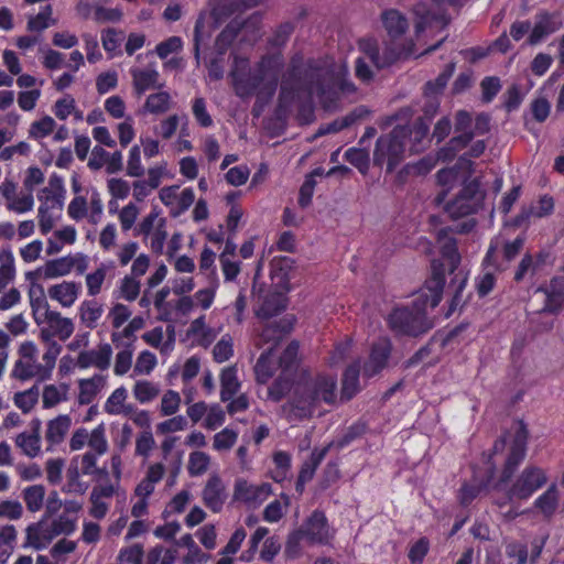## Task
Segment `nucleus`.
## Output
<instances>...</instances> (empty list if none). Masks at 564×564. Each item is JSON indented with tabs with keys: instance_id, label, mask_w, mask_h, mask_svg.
I'll list each match as a JSON object with an SVG mask.
<instances>
[{
	"instance_id": "1",
	"label": "nucleus",
	"mask_w": 564,
	"mask_h": 564,
	"mask_svg": "<svg viewBox=\"0 0 564 564\" xmlns=\"http://www.w3.org/2000/svg\"><path fill=\"white\" fill-rule=\"evenodd\" d=\"M356 85L349 79V70L343 65L337 74H333L319 61L310 58L304 62L303 55L294 54L288 68L281 76L278 109L288 112L302 96L312 99L316 96L324 107H330L345 95L356 93Z\"/></svg>"
},
{
	"instance_id": "2",
	"label": "nucleus",
	"mask_w": 564,
	"mask_h": 564,
	"mask_svg": "<svg viewBox=\"0 0 564 564\" xmlns=\"http://www.w3.org/2000/svg\"><path fill=\"white\" fill-rule=\"evenodd\" d=\"M282 67L283 58L279 54L264 55L254 68L247 58L236 56L229 74L235 94L241 99L257 95L258 100H270L276 91Z\"/></svg>"
},
{
	"instance_id": "3",
	"label": "nucleus",
	"mask_w": 564,
	"mask_h": 564,
	"mask_svg": "<svg viewBox=\"0 0 564 564\" xmlns=\"http://www.w3.org/2000/svg\"><path fill=\"white\" fill-rule=\"evenodd\" d=\"M444 289V274L440 267L433 264V275L426 280L424 288L417 295L413 306L398 307L389 315L388 322L391 329L401 335L416 337L433 327L432 322L426 317L425 308L436 307Z\"/></svg>"
},
{
	"instance_id": "4",
	"label": "nucleus",
	"mask_w": 564,
	"mask_h": 564,
	"mask_svg": "<svg viewBox=\"0 0 564 564\" xmlns=\"http://www.w3.org/2000/svg\"><path fill=\"white\" fill-rule=\"evenodd\" d=\"M336 379L318 375L296 382L291 399L283 405L290 419L310 417L322 402L332 404L336 400Z\"/></svg>"
},
{
	"instance_id": "5",
	"label": "nucleus",
	"mask_w": 564,
	"mask_h": 564,
	"mask_svg": "<svg viewBox=\"0 0 564 564\" xmlns=\"http://www.w3.org/2000/svg\"><path fill=\"white\" fill-rule=\"evenodd\" d=\"M408 134L409 128L395 127L390 133L380 135L373 151L375 165L387 164V172L392 173L404 159Z\"/></svg>"
},
{
	"instance_id": "6",
	"label": "nucleus",
	"mask_w": 564,
	"mask_h": 564,
	"mask_svg": "<svg viewBox=\"0 0 564 564\" xmlns=\"http://www.w3.org/2000/svg\"><path fill=\"white\" fill-rule=\"evenodd\" d=\"M546 481L547 477L542 468L529 465L517 477L506 497L497 501V505L503 507L513 499L527 500L542 488Z\"/></svg>"
},
{
	"instance_id": "7",
	"label": "nucleus",
	"mask_w": 564,
	"mask_h": 564,
	"mask_svg": "<svg viewBox=\"0 0 564 564\" xmlns=\"http://www.w3.org/2000/svg\"><path fill=\"white\" fill-rule=\"evenodd\" d=\"M528 430L525 424L520 421L514 433L512 444L509 449L499 482H507L513 476L518 466L523 462L527 455Z\"/></svg>"
},
{
	"instance_id": "8",
	"label": "nucleus",
	"mask_w": 564,
	"mask_h": 564,
	"mask_svg": "<svg viewBox=\"0 0 564 564\" xmlns=\"http://www.w3.org/2000/svg\"><path fill=\"white\" fill-rule=\"evenodd\" d=\"M562 28L563 18L560 11L540 10L534 15V25L529 34L528 44L536 45Z\"/></svg>"
},
{
	"instance_id": "9",
	"label": "nucleus",
	"mask_w": 564,
	"mask_h": 564,
	"mask_svg": "<svg viewBox=\"0 0 564 564\" xmlns=\"http://www.w3.org/2000/svg\"><path fill=\"white\" fill-rule=\"evenodd\" d=\"M308 544L326 545L333 539L332 530L323 511L315 510L300 528Z\"/></svg>"
},
{
	"instance_id": "10",
	"label": "nucleus",
	"mask_w": 564,
	"mask_h": 564,
	"mask_svg": "<svg viewBox=\"0 0 564 564\" xmlns=\"http://www.w3.org/2000/svg\"><path fill=\"white\" fill-rule=\"evenodd\" d=\"M434 4L437 7V10L427 9L425 3H417L413 12L416 17L415 31L416 33L423 32L426 28L431 26L433 23L438 24L441 26H445L448 22L444 11L442 10L443 6H452L456 7L459 4V0H433Z\"/></svg>"
},
{
	"instance_id": "11",
	"label": "nucleus",
	"mask_w": 564,
	"mask_h": 564,
	"mask_svg": "<svg viewBox=\"0 0 564 564\" xmlns=\"http://www.w3.org/2000/svg\"><path fill=\"white\" fill-rule=\"evenodd\" d=\"M112 357V348L110 344L104 343L96 349L82 350L76 358V367L87 369L95 367L100 371H105L110 367Z\"/></svg>"
},
{
	"instance_id": "12",
	"label": "nucleus",
	"mask_w": 564,
	"mask_h": 564,
	"mask_svg": "<svg viewBox=\"0 0 564 564\" xmlns=\"http://www.w3.org/2000/svg\"><path fill=\"white\" fill-rule=\"evenodd\" d=\"M437 242L440 245V250L442 258L444 260L443 262L434 260L432 262V265L436 263L440 269L443 271V274L445 275V265L448 268V272L453 274L459 263H460V254L457 250V242L456 239L448 235V231L446 228L441 229L437 234Z\"/></svg>"
},
{
	"instance_id": "13",
	"label": "nucleus",
	"mask_w": 564,
	"mask_h": 564,
	"mask_svg": "<svg viewBox=\"0 0 564 564\" xmlns=\"http://www.w3.org/2000/svg\"><path fill=\"white\" fill-rule=\"evenodd\" d=\"M271 494L270 484L252 485L247 480L239 479L235 485L234 497L249 506L257 507L262 503Z\"/></svg>"
},
{
	"instance_id": "14",
	"label": "nucleus",
	"mask_w": 564,
	"mask_h": 564,
	"mask_svg": "<svg viewBox=\"0 0 564 564\" xmlns=\"http://www.w3.org/2000/svg\"><path fill=\"white\" fill-rule=\"evenodd\" d=\"M454 127L456 135L449 140L448 149L457 152L466 148L475 137L470 113L466 110L457 111Z\"/></svg>"
},
{
	"instance_id": "15",
	"label": "nucleus",
	"mask_w": 564,
	"mask_h": 564,
	"mask_svg": "<svg viewBox=\"0 0 564 564\" xmlns=\"http://www.w3.org/2000/svg\"><path fill=\"white\" fill-rule=\"evenodd\" d=\"M44 321L48 324V328L41 330V337L44 341H51L53 337L66 340L74 332L73 321L68 317H63L56 311L48 312Z\"/></svg>"
},
{
	"instance_id": "16",
	"label": "nucleus",
	"mask_w": 564,
	"mask_h": 564,
	"mask_svg": "<svg viewBox=\"0 0 564 564\" xmlns=\"http://www.w3.org/2000/svg\"><path fill=\"white\" fill-rule=\"evenodd\" d=\"M202 498L205 506L213 512H219L223 509L227 499V492L226 487L218 475H210L203 489Z\"/></svg>"
},
{
	"instance_id": "17",
	"label": "nucleus",
	"mask_w": 564,
	"mask_h": 564,
	"mask_svg": "<svg viewBox=\"0 0 564 564\" xmlns=\"http://www.w3.org/2000/svg\"><path fill=\"white\" fill-rule=\"evenodd\" d=\"M25 533L24 547L31 546L34 550L45 549L57 536L52 524L44 519L28 525Z\"/></svg>"
},
{
	"instance_id": "18",
	"label": "nucleus",
	"mask_w": 564,
	"mask_h": 564,
	"mask_svg": "<svg viewBox=\"0 0 564 564\" xmlns=\"http://www.w3.org/2000/svg\"><path fill=\"white\" fill-rule=\"evenodd\" d=\"M391 354V343L387 338L379 339L372 345L369 360L364 365V375L373 377L387 365Z\"/></svg>"
},
{
	"instance_id": "19",
	"label": "nucleus",
	"mask_w": 564,
	"mask_h": 564,
	"mask_svg": "<svg viewBox=\"0 0 564 564\" xmlns=\"http://www.w3.org/2000/svg\"><path fill=\"white\" fill-rule=\"evenodd\" d=\"M70 264H69V254L65 257H61L57 259L48 260L46 263L37 268L34 271H30L25 274L28 281H32L33 279L43 278V279H56L59 276L67 275L70 273Z\"/></svg>"
},
{
	"instance_id": "20",
	"label": "nucleus",
	"mask_w": 564,
	"mask_h": 564,
	"mask_svg": "<svg viewBox=\"0 0 564 564\" xmlns=\"http://www.w3.org/2000/svg\"><path fill=\"white\" fill-rule=\"evenodd\" d=\"M11 377L20 381H26L34 377H37L40 380H46L48 379V373L37 360L18 359L14 362Z\"/></svg>"
},
{
	"instance_id": "21",
	"label": "nucleus",
	"mask_w": 564,
	"mask_h": 564,
	"mask_svg": "<svg viewBox=\"0 0 564 564\" xmlns=\"http://www.w3.org/2000/svg\"><path fill=\"white\" fill-rule=\"evenodd\" d=\"M130 74L134 93L138 96L143 95L149 89L162 87L161 84H158L160 74L155 68H132Z\"/></svg>"
},
{
	"instance_id": "22",
	"label": "nucleus",
	"mask_w": 564,
	"mask_h": 564,
	"mask_svg": "<svg viewBox=\"0 0 564 564\" xmlns=\"http://www.w3.org/2000/svg\"><path fill=\"white\" fill-rule=\"evenodd\" d=\"M80 285L74 281H63L48 289V296L64 307H70L77 300Z\"/></svg>"
},
{
	"instance_id": "23",
	"label": "nucleus",
	"mask_w": 564,
	"mask_h": 564,
	"mask_svg": "<svg viewBox=\"0 0 564 564\" xmlns=\"http://www.w3.org/2000/svg\"><path fill=\"white\" fill-rule=\"evenodd\" d=\"M78 403L82 405L89 404L106 386V377L102 375H95L88 379H80L78 381Z\"/></svg>"
},
{
	"instance_id": "24",
	"label": "nucleus",
	"mask_w": 564,
	"mask_h": 564,
	"mask_svg": "<svg viewBox=\"0 0 564 564\" xmlns=\"http://www.w3.org/2000/svg\"><path fill=\"white\" fill-rule=\"evenodd\" d=\"M382 23L392 40L403 36L409 28L408 20L398 10H388L382 13Z\"/></svg>"
},
{
	"instance_id": "25",
	"label": "nucleus",
	"mask_w": 564,
	"mask_h": 564,
	"mask_svg": "<svg viewBox=\"0 0 564 564\" xmlns=\"http://www.w3.org/2000/svg\"><path fill=\"white\" fill-rule=\"evenodd\" d=\"M368 113V110L365 107H358L354 109L351 112L346 115L343 118H338L329 123H326L322 126L318 131L317 135H325L329 133H336L341 131L345 128L350 127L354 124L358 119H361L365 115Z\"/></svg>"
},
{
	"instance_id": "26",
	"label": "nucleus",
	"mask_w": 564,
	"mask_h": 564,
	"mask_svg": "<svg viewBox=\"0 0 564 564\" xmlns=\"http://www.w3.org/2000/svg\"><path fill=\"white\" fill-rule=\"evenodd\" d=\"M115 270V263L112 261L102 262L94 271L86 274L85 282L87 288V294L89 296H96L100 293L104 282L106 281L107 274Z\"/></svg>"
},
{
	"instance_id": "27",
	"label": "nucleus",
	"mask_w": 564,
	"mask_h": 564,
	"mask_svg": "<svg viewBox=\"0 0 564 564\" xmlns=\"http://www.w3.org/2000/svg\"><path fill=\"white\" fill-rule=\"evenodd\" d=\"M359 373L360 365L355 362L348 366L343 375L341 380V399L350 400L359 391Z\"/></svg>"
},
{
	"instance_id": "28",
	"label": "nucleus",
	"mask_w": 564,
	"mask_h": 564,
	"mask_svg": "<svg viewBox=\"0 0 564 564\" xmlns=\"http://www.w3.org/2000/svg\"><path fill=\"white\" fill-rule=\"evenodd\" d=\"M70 417L68 415H58L47 423L45 438L51 445L59 444L70 427Z\"/></svg>"
},
{
	"instance_id": "29",
	"label": "nucleus",
	"mask_w": 564,
	"mask_h": 564,
	"mask_svg": "<svg viewBox=\"0 0 564 564\" xmlns=\"http://www.w3.org/2000/svg\"><path fill=\"white\" fill-rule=\"evenodd\" d=\"M534 507L545 519H551L558 507V491L556 485H551L546 491L534 501Z\"/></svg>"
},
{
	"instance_id": "30",
	"label": "nucleus",
	"mask_w": 564,
	"mask_h": 564,
	"mask_svg": "<svg viewBox=\"0 0 564 564\" xmlns=\"http://www.w3.org/2000/svg\"><path fill=\"white\" fill-rule=\"evenodd\" d=\"M292 328L291 322L288 319H281L279 322H272L267 324L261 332V339L263 343L269 344L272 343L270 348H274L283 337L290 333Z\"/></svg>"
},
{
	"instance_id": "31",
	"label": "nucleus",
	"mask_w": 564,
	"mask_h": 564,
	"mask_svg": "<svg viewBox=\"0 0 564 564\" xmlns=\"http://www.w3.org/2000/svg\"><path fill=\"white\" fill-rule=\"evenodd\" d=\"M220 399L229 401L238 392L240 383L237 377L236 366L226 367L220 373Z\"/></svg>"
},
{
	"instance_id": "32",
	"label": "nucleus",
	"mask_w": 564,
	"mask_h": 564,
	"mask_svg": "<svg viewBox=\"0 0 564 564\" xmlns=\"http://www.w3.org/2000/svg\"><path fill=\"white\" fill-rule=\"evenodd\" d=\"M285 307L286 300L282 293H270L264 297L262 305L257 312V315L261 318H271L284 311Z\"/></svg>"
},
{
	"instance_id": "33",
	"label": "nucleus",
	"mask_w": 564,
	"mask_h": 564,
	"mask_svg": "<svg viewBox=\"0 0 564 564\" xmlns=\"http://www.w3.org/2000/svg\"><path fill=\"white\" fill-rule=\"evenodd\" d=\"M480 208L481 206L478 204V200H469L466 197L464 198L457 195L454 200L446 205L445 210L453 219H457L475 214Z\"/></svg>"
},
{
	"instance_id": "34",
	"label": "nucleus",
	"mask_w": 564,
	"mask_h": 564,
	"mask_svg": "<svg viewBox=\"0 0 564 564\" xmlns=\"http://www.w3.org/2000/svg\"><path fill=\"white\" fill-rule=\"evenodd\" d=\"M466 284L467 275L463 271L457 272L448 284V292L452 294L449 304L451 312H454L457 307L466 303L467 299L463 295Z\"/></svg>"
},
{
	"instance_id": "35",
	"label": "nucleus",
	"mask_w": 564,
	"mask_h": 564,
	"mask_svg": "<svg viewBox=\"0 0 564 564\" xmlns=\"http://www.w3.org/2000/svg\"><path fill=\"white\" fill-rule=\"evenodd\" d=\"M172 97L167 91H159L148 96L143 110L152 115H163L171 109Z\"/></svg>"
},
{
	"instance_id": "36",
	"label": "nucleus",
	"mask_w": 564,
	"mask_h": 564,
	"mask_svg": "<svg viewBox=\"0 0 564 564\" xmlns=\"http://www.w3.org/2000/svg\"><path fill=\"white\" fill-rule=\"evenodd\" d=\"M272 348H268L260 355L254 366V373L258 383H267L275 372V366L272 361Z\"/></svg>"
},
{
	"instance_id": "37",
	"label": "nucleus",
	"mask_w": 564,
	"mask_h": 564,
	"mask_svg": "<svg viewBox=\"0 0 564 564\" xmlns=\"http://www.w3.org/2000/svg\"><path fill=\"white\" fill-rule=\"evenodd\" d=\"M293 375L281 372L268 389V398L273 402L281 401L292 389Z\"/></svg>"
},
{
	"instance_id": "38",
	"label": "nucleus",
	"mask_w": 564,
	"mask_h": 564,
	"mask_svg": "<svg viewBox=\"0 0 564 564\" xmlns=\"http://www.w3.org/2000/svg\"><path fill=\"white\" fill-rule=\"evenodd\" d=\"M299 348L300 346L297 341H291L286 346L279 360L281 372L293 376L295 375L299 365Z\"/></svg>"
},
{
	"instance_id": "39",
	"label": "nucleus",
	"mask_w": 564,
	"mask_h": 564,
	"mask_svg": "<svg viewBox=\"0 0 564 564\" xmlns=\"http://www.w3.org/2000/svg\"><path fill=\"white\" fill-rule=\"evenodd\" d=\"M15 444L24 455L31 458L36 457L41 452V435L22 432L17 435Z\"/></svg>"
},
{
	"instance_id": "40",
	"label": "nucleus",
	"mask_w": 564,
	"mask_h": 564,
	"mask_svg": "<svg viewBox=\"0 0 564 564\" xmlns=\"http://www.w3.org/2000/svg\"><path fill=\"white\" fill-rule=\"evenodd\" d=\"M102 312V306L96 301H84L79 307L80 319L90 329L96 327Z\"/></svg>"
},
{
	"instance_id": "41",
	"label": "nucleus",
	"mask_w": 564,
	"mask_h": 564,
	"mask_svg": "<svg viewBox=\"0 0 564 564\" xmlns=\"http://www.w3.org/2000/svg\"><path fill=\"white\" fill-rule=\"evenodd\" d=\"M17 530L13 525H4L0 531V562L6 563L13 551Z\"/></svg>"
},
{
	"instance_id": "42",
	"label": "nucleus",
	"mask_w": 564,
	"mask_h": 564,
	"mask_svg": "<svg viewBox=\"0 0 564 564\" xmlns=\"http://www.w3.org/2000/svg\"><path fill=\"white\" fill-rule=\"evenodd\" d=\"M45 489L42 485H33L23 490V499L31 512H36L43 507Z\"/></svg>"
},
{
	"instance_id": "43",
	"label": "nucleus",
	"mask_w": 564,
	"mask_h": 564,
	"mask_svg": "<svg viewBox=\"0 0 564 564\" xmlns=\"http://www.w3.org/2000/svg\"><path fill=\"white\" fill-rule=\"evenodd\" d=\"M52 7L45 6L41 12L34 17H30L28 20L26 28L31 32H42L50 25L55 24V21L51 18Z\"/></svg>"
},
{
	"instance_id": "44",
	"label": "nucleus",
	"mask_w": 564,
	"mask_h": 564,
	"mask_svg": "<svg viewBox=\"0 0 564 564\" xmlns=\"http://www.w3.org/2000/svg\"><path fill=\"white\" fill-rule=\"evenodd\" d=\"M400 56V52H395L389 47L380 53L379 47H377L372 54L366 57L368 62H370L377 69H382L391 64H393Z\"/></svg>"
},
{
	"instance_id": "45",
	"label": "nucleus",
	"mask_w": 564,
	"mask_h": 564,
	"mask_svg": "<svg viewBox=\"0 0 564 564\" xmlns=\"http://www.w3.org/2000/svg\"><path fill=\"white\" fill-rule=\"evenodd\" d=\"M42 193L45 194L46 200L52 199L62 205L65 193L63 178L57 174H52L48 180V186L44 187Z\"/></svg>"
},
{
	"instance_id": "46",
	"label": "nucleus",
	"mask_w": 564,
	"mask_h": 564,
	"mask_svg": "<svg viewBox=\"0 0 564 564\" xmlns=\"http://www.w3.org/2000/svg\"><path fill=\"white\" fill-rule=\"evenodd\" d=\"M14 404L22 410L23 413H29L39 400V388L37 386H33L32 388L17 392L14 394Z\"/></svg>"
},
{
	"instance_id": "47",
	"label": "nucleus",
	"mask_w": 564,
	"mask_h": 564,
	"mask_svg": "<svg viewBox=\"0 0 564 564\" xmlns=\"http://www.w3.org/2000/svg\"><path fill=\"white\" fill-rule=\"evenodd\" d=\"M134 347L132 343H127L122 350L116 355L113 371L117 376L126 375L131 368Z\"/></svg>"
},
{
	"instance_id": "48",
	"label": "nucleus",
	"mask_w": 564,
	"mask_h": 564,
	"mask_svg": "<svg viewBox=\"0 0 564 564\" xmlns=\"http://www.w3.org/2000/svg\"><path fill=\"white\" fill-rule=\"evenodd\" d=\"M160 393V389L156 384L150 381H138L133 388L134 398L140 403H148L155 399Z\"/></svg>"
},
{
	"instance_id": "49",
	"label": "nucleus",
	"mask_w": 564,
	"mask_h": 564,
	"mask_svg": "<svg viewBox=\"0 0 564 564\" xmlns=\"http://www.w3.org/2000/svg\"><path fill=\"white\" fill-rule=\"evenodd\" d=\"M88 446L90 447V452H94L98 455H104L108 451V442L105 434L104 424H99L96 429L91 431L88 436Z\"/></svg>"
},
{
	"instance_id": "50",
	"label": "nucleus",
	"mask_w": 564,
	"mask_h": 564,
	"mask_svg": "<svg viewBox=\"0 0 564 564\" xmlns=\"http://www.w3.org/2000/svg\"><path fill=\"white\" fill-rule=\"evenodd\" d=\"M210 458L204 452H193L188 458V473L191 476H200L208 469Z\"/></svg>"
},
{
	"instance_id": "51",
	"label": "nucleus",
	"mask_w": 564,
	"mask_h": 564,
	"mask_svg": "<svg viewBox=\"0 0 564 564\" xmlns=\"http://www.w3.org/2000/svg\"><path fill=\"white\" fill-rule=\"evenodd\" d=\"M141 284L131 275H126L120 283L119 286V297L124 299L126 301L132 302L134 301L140 293Z\"/></svg>"
},
{
	"instance_id": "52",
	"label": "nucleus",
	"mask_w": 564,
	"mask_h": 564,
	"mask_svg": "<svg viewBox=\"0 0 564 564\" xmlns=\"http://www.w3.org/2000/svg\"><path fill=\"white\" fill-rule=\"evenodd\" d=\"M305 540L300 529L291 532L288 536L284 554L288 558H297L302 554V541Z\"/></svg>"
},
{
	"instance_id": "53",
	"label": "nucleus",
	"mask_w": 564,
	"mask_h": 564,
	"mask_svg": "<svg viewBox=\"0 0 564 564\" xmlns=\"http://www.w3.org/2000/svg\"><path fill=\"white\" fill-rule=\"evenodd\" d=\"M455 63L451 62L445 66L443 72L435 78L426 83V90L432 94L441 93L447 85L449 78L453 76L455 70Z\"/></svg>"
},
{
	"instance_id": "54",
	"label": "nucleus",
	"mask_w": 564,
	"mask_h": 564,
	"mask_svg": "<svg viewBox=\"0 0 564 564\" xmlns=\"http://www.w3.org/2000/svg\"><path fill=\"white\" fill-rule=\"evenodd\" d=\"M166 219L161 218L158 220V225L155 226V230L151 232V249L156 254H162L164 245L167 238L166 231Z\"/></svg>"
},
{
	"instance_id": "55",
	"label": "nucleus",
	"mask_w": 564,
	"mask_h": 564,
	"mask_svg": "<svg viewBox=\"0 0 564 564\" xmlns=\"http://www.w3.org/2000/svg\"><path fill=\"white\" fill-rule=\"evenodd\" d=\"M345 159L361 173L369 167V153L366 150L350 148L345 152Z\"/></svg>"
},
{
	"instance_id": "56",
	"label": "nucleus",
	"mask_w": 564,
	"mask_h": 564,
	"mask_svg": "<svg viewBox=\"0 0 564 564\" xmlns=\"http://www.w3.org/2000/svg\"><path fill=\"white\" fill-rule=\"evenodd\" d=\"M159 216L160 210L158 209V207H153L152 210L134 228V236H150L151 232L155 230L158 220L161 219Z\"/></svg>"
},
{
	"instance_id": "57",
	"label": "nucleus",
	"mask_w": 564,
	"mask_h": 564,
	"mask_svg": "<svg viewBox=\"0 0 564 564\" xmlns=\"http://www.w3.org/2000/svg\"><path fill=\"white\" fill-rule=\"evenodd\" d=\"M67 386L59 388L54 384L46 386L43 391V406L48 409L58 404L61 401L66 400Z\"/></svg>"
},
{
	"instance_id": "58",
	"label": "nucleus",
	"mask_w": 564,
	"mask_h": 564,
	"mask_svg": "<svg viewBox=\"0 0 564 564\" xmlns=\"http://www.w3.org/2000/svg\"><path fill=\"white\" fill-rule=\"evenodd\" d=\"M54 128V119L50 116H45L31 124L29 135L34 139H41L52 133Z\"/></svg>"
},
{
	"instance_id": "59",
	"label": "nucleus",
	"mask_w": 564,
	"mask_h": 564,
	"mask_svg": "<svg viewBox=\"0 0 564 564\" xmlns=\"http://www.w3.org/2000/svg\"><path fill=\"white\" fill-rule=\"evenodd\" d=\"M554 202L553 198L545 195L540 198L536 207H531L528 212L523 210L520 215L521 219H528L531 216L543 217L550 215L553 212Z\"/></svg>"
},
{
	"instance_id": "60",
	"label": "nucleus",
	"mask_w": 564,
	"mask_h": 564,
	"mask_svg": "<svg viewBox=\"0 0 564 564\" xmlns=\"http://www.w3.org/2000/svg\"><path fill=\"white\" fill-rule=\"evenodd\" d=\"M127 399V390L123 387L117 388L105 404V411L109 414H119L122 412L123 402Z\"/></svg>"
},
{
	"instance_id": "61",
	"label": "nucleus",
	"mask_w": 564,
	"mask_h": 564,
	"mask_svg": "<svg viewBox=\"0 0 564 564\" xmlns=\"http://www.w3.org/2000/svg\"><path fill=\"white\" fill-rule=\"evenodd\" d=\"M232 339L229 335H225L214 346L213 355L217 362H224L232 356Z\"/></svg>"
},
{
	"instance_id": "62",
	"label": "nucleus",
	"mask_w": 564,
	"mask_h": 564,
	"mask_svg": "<svg viewBox=\"0 0 564 564\" xmlns=\"http://www.w3.org/2000/svg\"><path fill=\"white\" fill-rule=\"evenodd\" d=\"M294 261L289 257H275L271 260V274L281 281L288 278Z\"/></svg>"
},
{
	"instance_id": "63",
	"label": "nucleus",
	"mask_w": 564,
	"mask_h": 564,
	"mask_svg": "<svg viewBox=\"0 0 564 564\" xmlns=\"http://www.w3.org/2000/svg\"><path fill=\"white\" fill-rule=\"evenodd\" d=\"M155 365V355L149 350H144L138 356L133 371L137 375H149Z\"/></svg>"
},
{
	"instance_id": "64",
	"label": "nucleus",
	"mask_w": 564,
	"mask_h": 564,
	"mask_svg": "<svg viewBox=\"0 0 564 564\" xmlns=\"http://www.w3.org/2000/svg\"><path fill=\"white\" fill-rule=\"evenodd\" d=\"M143 547L141 544H133L119 552L118 560L127 564H142Z\"/></svg>"
}]
</instances>
